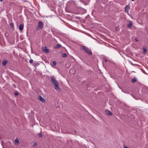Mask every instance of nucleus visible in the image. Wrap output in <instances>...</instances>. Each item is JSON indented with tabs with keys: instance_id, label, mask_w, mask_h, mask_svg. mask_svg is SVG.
Returning a JSON list of instances; mask_svg holds the SVG:
<instances>
[{
	"instance_id": "cd10ccee",
	"label": "nucleus",
	"mask_w": 148,
	"mask_h": 148,
	"mask_svg": "<svg viewBox=\"0 0 148 148\" xmlns=\"http://www.w3.org/2000/svg\"><path fill=\"white\" fill-rule=\"evenodd\" d=\"M134 0H131V1H134Z\"/></svg>"
},
{
	"instance_id": "4be33fe9",
	"label": "nucleus",
	"mask_w": 148,
	"mask_h": 148,
	"mask_svg": "<svg viewBox=\"0 0 148 148\" xmlns=\"http://www.w3.org/2000/svg\"><path fill=\"white\" fill-rule=\"evenodd\" d=\"M10 25L12 26H14V24L12 23H10Z\"/></svg>"
},
{
	"instance_id": "f3484780",
	"label": "nucleus",
	"mask_w": 148,
	"mask_h": 148,
	"mask_svg": "<svg viewBox=\"0 0 148 148\" xmlns=\"http://www.w3.org/2000/svg\"><path fill=\"white\" fill-rule=\"evenodd\" d=\"M38 136L40 137H42V134L41 133H39L38 134Z\"/></svg>"
},
{
	"instance_id": "aec40b11",
	"label": "nucleus",
	"mask_w": 148,
	"mask_h": 148,
	"mask_svg": "<svg viewBox=\"0 0 148 148\" xmlns=\"http://www.w3.org/2000/svg\"><path fill=\"white\" fill-rule=\"evenodd\" d=\"M33 60H29V62L30 63H32Z\"/></svg>"
},
{
	"instance_id": "20e7f679",
	"label": "nucleus",
	"mask_w": 148,
	"mask_h": 148,
	"mask_svg": "<svg viewBox=\"0 0 148 148\" xmlns=\"http://www.w3.org/2000/svg\"><path fill=\"white\" fill-rule=\"evenodd\" d=\"M38 99L39 100L43 103L45 102V99L43 98L42 96L40 95L38 97Z\"/></svg>"
},
{
	"instance_id": "39448f33",
	"label": "nucleus",
	"mask_w": 148,
	"mask_h": 148,
	"mask_svg": "<svg viewBox=\"0 0 148 148\" xmlns=\"http://www.w3.org/2000/svg\"><path fill=\"white\" fill-rule=\"evenodd\" d=\"M42 50L45 53H48L49 52V49H48L46 47L43 48Z\"/></svg>"
},
{
	"instance_id": "ddd939ff",
	"label": "nucleus",
	"mask_w": 148,
	"mask_h": 148,
	"mask_svg": "<svg viewBox=\"0 0 148 148\" xmlns=\"http://www.w3.org/2000/svg\"><path fill=\"white\" fill-rule=\"evenodd\" d=\"M143 53L145 54L147 51V49L146 48L143 47Z\"/></svg>"
},
{
	"instance_id": "5701e85b",
	"label": "nucleus",
	"mask_w": 148,
	"mask_h": 148,
	"mask_svg": "<svg viewBox=\"0 0 148 148\" xmlns=\"http://www.w3.org/2000/svg\"><path fill=\"white\" fill-rule=\"evenodd\" d=\"M135 40L136 41H138V40L137 38H136L135 39Z\"/></svg>"
},
{
	"instance_id": "bb28decb",
	"label": "nucleus",
	"mask_w": 148,
	"mask_h": 148,
	"mask_svg": "<svg viewBox=\"0 0 148 148\" xmlns=\"http://www.w3.org/2000/svg\"><path fill=\"white\" fill-rule=\"evenodd\" d=\"M107 59H106V60H105V61L106 62H107Z\"/></svg>"
},
{
	"instance_id": "a211bd4d",
	"label": "nucleus",
	"mask_w": 148,
	"mask_h": 148,
	"mask_svg": "<svg viewBox=\"0 0 148 148\" xmlns=\"http://www.w3.org/2000/svg\"><path fill=\"white\" fill-rule=\"evenodd\" d=\"M37 144L36 143H34L33 144V146L34 147H36L37 146Z\"/></svg>"
},
{
	"instance_id": "f03ea898",
	"label": "nucleus",
	"mask_w": 148,
	"mask_h": 148,
	"mask_svg": "<svg viewBox=\"0 0 148 148\" xmlns=\"http://www.w3.org/2000/svg\"><path fill=\"white\" fill-rule=\"evenodd\" d=\"M82 49L84 52L87 53L90 55H92V53L91 50L86 47L85 46H82Z\"/></svg>"
},
{
	"instance_id": "b1692460",
	"label": "nucleus",
	"mask_w": 148,
	"mask_h": 148,
	"mask_svg": "<svg viewBox=\"0 0 148 148\" xmlns=\"http://www.w3.org/2000/svg\"><path fill=\"white\" fill-rule=\"evenodd\" d=\"M27 29H27V33H26V34H27V36H28V33H27Z\"/></svg>"
},
{
	"instance_id": "0eeeda50",
	"label": "nucleus",
	"mask_w": 148,
	"mask_h": 148,
	"mask_svg": "<svg viewBox=\"0 0 148 148\" xmlns=\"http://www.w3.org/2000/svg\"><path fill=\"white\" fill-rule=\"evenodd\" d=\"M106 113L109 116H111L112 115V113L109 110H107L105 111Z\"/></svg>"
},
{
	"instance_id": "f8f14e48",
	"label": "nucleus",
	"mask_w": 148,
	"mask_h": 148,
	"mask_svg": "<svg viewBox=\"0 0 148 148\" xmlns=\"http://www.w3.org/2000/svg\"><path fill=\"white\" fill-rule=\"evenodd\" d=\"M136 81L137 80H136V79L135 78V77H134L132 80V82L133 83H135Z\"/></svg>"
},
{
	"instance_id": "dca6fc26",
	"label": "nucleus",
	"mask_w": 148,
	"mask_h": 148,
	"mask_svg": "<svg viewBox=\"0 0 148 148\" xmlns=\"http://www.w3.org/2000/svg\"><path fill=\"white\" fill-rule=\"evenodd\" d=\"M67 56V55L66 53H63L62 55V56L63 57H66Z\"/></svg>"
},
{
	"instance_id": "f257e3e1",
	"label": "nucleus",
	"mask_w": 148,
	"mask_h": 148,
	"mask_svg": "<svg viewBox=\"0 0 148 148\" xmlns=\"http://www.w3.org/2000/svg\"><path fill=\"white\" fill-rule=\"evenodd\" d=\"M51 81L55 86V88L56 90H60V89L58 86V83L56 80L55 77L53 76L51 77Z\"/></svg>"
},
{
	"instance_id": "4468645a",
	"label": "nucleus",
	"mask_w": 148,
	"mask_h": 148,
	"mask_svg": "<svg viewBox=\"0 0 148 148\" xmlns=\"http://www.w3.org/2000/svg\"><path fill=\"white\" fill-rule=\"evenodd\" d=\"M53 64L54 66H56L57 64L56 62L55 61H53Z\"/></svg>"
},
{
	"instance_id": "393cba45",
	"label": "nucleus",
	"mask_w": 148,
	"mask_h": 148,
	"mask_svg": "<svg viewBox=\"0 0 148 148\" xmlns=\"http://www.w3.org/2000/svg\"><path fill=\"white\" fill-rule=\"evenodd\" d=\"M122 91L123 92H125V93H127V92H125V91H124V90H122Z\"/></svg>"
},
{
	"instance_id": "1a4fd4ad",
	"label": "nucleus",
	"mask_w": 148,
	"mask_h": 148,
	"mask_svg": "<svg viewBox=\"0 0 148 148\" xmlns=\"http://www.w3.org/2000/svg\"><path fill=\"white\" fill-rule=\"evenodd\" d=\"M19 141L18 138H16L15 140V144L17 145H18L19 144Z\"/></svg>"
},
{
	"instance_id": "7ed1b4c3",
	"label": "nucleus",
	"mask_w": 148,
	"mask_h": 148,
	"mask_svg": "<svg viewBox=\"0 0 148 148\" xmlns=\"http://www.w3.org/2000/svg\"><path fill=\"white\" fill-rule=\"evenodd\" d=\"M44 24L41 21H39L38 23V25L37 27V29L39 30L42 29L43 27Z\"/></svg>"
},
{
	"instance_id": "a878e982",
	"label": "nucleus",
	"mask_w": 148,
	"mask_h": 148,
	"mask_svg": "<svg viewBox=\"0 0 148 148\" xmlns=\"http://www.w3.org/2000/svg\"><path fill=\"white\" fill-rule=\"evenodd\" d=\"M3 0H0V1L2 2Z\"/></svg>"
},
{
	"instance_id": "6e6552de",
	"label": "nucleus",
	"mask_w": 148,
	"mask_h": 148,
	"mask_svg": "<svg viewBox=\"0 0 148 148\" xmlns=\"http://www.w3.org/2000/svg\"><path fill=\"white\" fill-rule=\"evenodd\" d=\"M133 25V23L132 21H129V23L127 25V27L128 28H130Z\"/></svg>"
},
{
	"instance_id": "412c9836",
	"label": "nucleus",
	"mask_w": 148,
	"mask_h": 148,
	"mask_svg": "<svg viewBox=\"0 0 148 148\" xmlns=\"http://www.w3.org/2000/svg\"><path fill=\"white\" fill-rule=\"evenodd\" d=\"M14 95L16 96H17L18 95V93L17 92H16L14 93Z\"/></svg>"
},
{
	"instance_id": "9b49d317",
	"label": "nucleus",
	"mask_w": 148,
	"mask_h": 148,
	"mask_svg": "<svg viewBox=\"0 0 148 148\" xmlns=\"http://www.w3.org/2000/svg\"><path fill=\"white\" fill-rule=\"evenodd\" d=\"M7 61L6 60H4L3 61L2 64L3 66H5L6 65Z\"/></svg>"
},
{
	"instance_id": "6ab92c4d",
	"label": "nucleus",
	"mask_w": 148,
	"mask_h": 148,
	"mask_svg": "<svg viewBox=\"0 0 148 148\" xmlns=\"http://www.w3.org/2000/svg\"><path fill=\"white\" fill-rule=\"evenodd\" d=\"M71 71H72L74 73L75 72V70L73 69H71L70 70V72H71Z\"/></svg>"
},
{
	"instance_id": "9d476101",
	"label": "nucleus",
	"mask_w": 148,
	"mask_h": 148,
	"mask_svg": "<svg viewBox=\"0 0 148 148\" xmlns=\"http://www.w3.org/2000/svg\"><path fill=\"white\" fill-rule=\"evenodd\" d=\"M23 24H21L19 27V29L20 30H22L23 29Z\"/></svg>"
},
{
	"instance_id": "2eb2a0df",
	"label": "nucleus",
	"mask_w": 148,
	"mask_h": 148,
	"mask_svg": "<svg viewBox=\"0 0 148 148\" xmlns=\"http://www.w3.org/2000/svg\"><path fill=\"white\" fill-rule=\"evenodd\" d=\"M61 47V45L59 44H58L56 45V47L57 48H59Z\"/></svg>"
},
{
	"instance_id": "423d86ee",
	"label": "nucleus",
	"mask_w": 148,
	"mask_h": 148,
	"mask_svg": "<svg viewBox=\"0 0 148 148\" xmlns=\"http://www.w3.org/2000/svg\"><path fill=\"white\" fill-rule=\"evenodd\" d=\"M130 7L128 5H126L125 6V12H126L128 14H128L129 10V9H130Z\"/></svg>"
}]
</instances>
